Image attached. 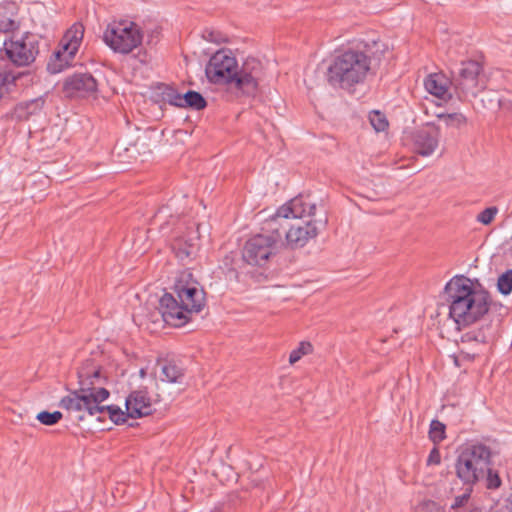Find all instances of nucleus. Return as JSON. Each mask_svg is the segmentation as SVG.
Masks as SVG:
<instances>
[{
    "label": "nucleus",
    "instance_id": "obj_1",
    "mask_svg": "<svg viewBox=\"0 0 512 512\" xmlns=\"http://www.w3.org/2000/svg\"><path fill=\"white\" fill-rule=\"evenodd\" d=\"M262 69L259 59L248 56L239 65L233 52L222 48L210 57L205 75L210 83L226 86L236 97H249L258 91Z\"/></svg>",
    "mask_w": 512,
    "mask_h": 512
},
{
    "label": "nucleus",
    "instance_id": "obj_2",
    "mask_svg": "<svg viewBox=\"0 0 512 512\" xmlns=\"http://www.w3.org/2000/svg\"><path fill=\"white\" fill-rule=\"evenodd\" d=\"M190 271H182L175 279L170 292H164L159 299V313L165 323L181 327L199 313L206 304L205 291Z\"/></svg>",
    "mask_w": 512,
    "mask_h": 512
},
{
    "label": "nucleus",
    "instance_id": "obj_3",
    "mask_svg": "<svg viewBox=\"0 0 512 512\" xmlns=\"http://www.w3.org/2000/svg\"><path fill=\"white\" fill-rule=\"evenodd\" d=\"M379 42H361L356 48L348 49L336 55L327 69V81L333 87L350 90L363 83L370 70L374 47Z\"/></svg>",
    "mask_w": 512,
    "mask_h": 512
},
{
    "label": "nucleus",
    "instance_id": "obj_4",
    "mask_svg": "<svg viewBox=\"0 0 512 512\" xmlns=\"http://www.w3.org/2000/svg\"><path fill=\"white\" fill-rule=\"evenodd\" d=\"M492 451L489 446L475 441L461 447L455 463L457 477L464 486L473 487L483 480L491 465Z\"/></svg>",
    "mask_w": 512,
    "mask_h": 512
},
{
    "label": "nucleus",
    "instance_id": "obj_5",
    "mask_svg": "<svg viewBox=\"0 0 512 512\" xmlns=\"http://www.w3.org/2000/svg\"><path fill=\"white\" fill-rule=\"evenodd\" d=\"M48 51V42L40 35L24 32L22 35H12L3 42L0 50L3 60L16 67H27L36 61L37 57Z\"/></svg>",
    "mask_w": 512,
    "mask_h": 512
},
{
    "label": "nucleus",
    "instance_id": "obj_6",
    "mask_svg": "<svg viewBox=\"0 0 512 512\" xmlns=\"http://www.w3.org/2000/svg\"><path fill=\"white\" fill-rule=\"evenodd\" d=\"M144 38L142 28L128 19H114L103 32V42L115 53L128 55L141 46Z\"/></svg>",
    "mask_w": 512,
    "mask_h": 512
},
{
    "label": "nucleus",
    "instance_id": "obj_7",
    "mask_svg": "<svg viewBox=\"0 0 512 512\" xmlns=\"http://www.w3.org/2000/svg\"><path fill=\"white\" fill-rule=\"evenodd\" d=\"M164 225L174 226L171 249L176 258L184 265L190 263L198 251L199 236L195 231L196 223L170 215L169 220L161 224V230H164Z\"/></svg>",
    "mask_w": 512,
    "mask_h": 512
},
{
    "label": "nucleus",
    "instance_id": "obj_8",
    "mask_svg": "<svg viewBox=\"0 0 512 512\" xmlns=\"http://www.w3.org/2000/svg\"><path fill=\"white\" fill-rule=\"evenodd\" d=\"M269 226L271 234H257L246 241L242 258L249 265L263 267L271 257L277 254L282 245V233L277 227Z\"/></svg>",
    "mask_w": 512,
    "mask_h": 512
},
{
    "label": "nucleus",
    "instance_id": "obj_9",
    "mask_svg": "<svg viewBox=\"0 0 512 512\" xmlns=\"http://www.w3.org/2000/svg\"><path fill=\"white\" fill-rule=\"evenodd\" d=\"M476 284L478 288L475 290L474 295L462 306L460 312L454 313L450 317L457 324L458 328L474 324L487 314L490 309L492 304L490 293L483 288L477 279Z\"/></svg>",
    "mask_w": 512,
    "mask_h": 512
},
{
    "label": "nucleus",
    "instance_id": "obj_10",
    "mask_svg": "<svg viewBox=\"0 0 512 512\" xmlns=\"http://www.w3.org/2000/svg\"><path fill=\"white\" fill-rule=\"evenodd\" d=\"M478 288L476 280H471L464 275H456L451 278L444 287L445 300L449 306V316L460 312L462 306L474 295Z\"/></svg>",
    "mask_w": 512,
    "mask_h": 512
},
{
    "label": "nucleus",
    "instance_id": "obj_11",
    "mask_svg": "<svg viewBox=\"0 0 512 512\" xmlns=\"http://www.w3.org/2000/svg\"><path fill=\"white\" fill-rule=\"evenodd\" d=\"M483 71V66L476 60H467L461 62L456 75L453 76L451 84L457 91L458 97L476 96L483 87L479 84V76Z\"/></svg>",
    "mask_w": 512,
    "mask_h": 512
},
{
    "label": "nucleus",
    "instance_id": "obj_12",
    "mask_svg": "<svg viewBox=\"0 0 512 512\" xmlns=\"http://www.w3.org/2000/svg\"><path fill=\"white\" fill-rule=\"evenodd\" d=\"M63 91L70 98H85L97 92V81L90 73H75L65 79Z\"/></svg>",
    "mask_w": 512,
    "mask_h": 512
},
{
    "label": "nucleus",
    "instance_id": "obj_13",
    "mask_svg": "<svg viewBox=\"0 0 512 512\" xmlns=\"http://www.w3.org/2000/svg\"><path fill=\"white\" fill-rule=\"evenodd\" d=\"M316 205L307 202L302 195L291 199L286 204L278 208L275 215L268 221V225H274L279 219L303 218L304 216H314Z\"/></svg>",
    "mask_w": 512,
    "mask_h": 512
},
{
    "label": "nucleus",
    "instance_id": "obj_14",
    "mask_svg": "<svg viewBox=\"0 0 512 512\" xmlns=\"http://www.w3.org/2000/svg\"><path fill=\"white\" fill-rule=\"evenodd\" d=\"M440 137L439 127L428 123L427 128L419 129L413 134V146L421 156L431 155L438 147Z\"/></svg>",
    "mask_w": 512,
    "mask_h": 512
},
{
    "label": "nucleus",
    "instance_id": "obj_15",
    "mask_svg": "<svg viewBox=\"0 0 512 512\" xmlns=\"http://www.w3.org/2000/svg\"><path fill=\"white\" fill-rule=\"evenodd\" d=\"M77 377L80 387L91 390L103 387L108 382V377L102 374V368L92 358L85 360L78 368Z\"/></svg>",
    "mask_w": 512,
    "mask_h": 512
},
{
    "label": "nucleus",
    "instance_id": "obj_16",
    "mask_svg": "<svg viewBox=\"0 0 512 512\" xmlns=\"http://www.w3.org/2000/svg\"><path fill=\"white\" fill-rule=\"evenodd\" d=\"M316 220H309L304 225H292L286 232L287 244L295 249L304 247L307 242L318 235Z\"/></svg>",
    "mask_w": 512,
    "mask_h": 512
},
{
    "label": "nucleus",
    "instance_id": "obj_17",
    "mask_svg": "<svg viewBox=\"0 0 512 512\" xmlns=\"http://www.w3.org/2000/svg\"><path fill=\"white\" fill-rule=\"evenodd\" d=\"M125 405L127 416L130 418H141L152 413L151 399L145 390L131 392Z\"/></svg>",
    "mask_w": 512,
    "mask_h": 512
},
{
    "label": "nucleus",
    "instance_id": "obj_18",
    "mask_svg": "<svg viewBox=\"0 0 512 512\" xmlns=\"http://www.w3.org/2000/svg\"><path fill=\"white\" fill-rule=\"evenodd\" d=\"M84 36V26L81 23L73 24L61 39L57 51L68 58L74 59Z\"/></svg>",
    "mask_w": 512,
    "mask_h": 512
},
{
    "label": "nucleus",
    "instance_id": "obj_19",
    "mask_svg": "<svg viewBox=\"0 0 512 512\" xmlns=\"http://www.w3.org/2000/svg\"><path fill=\"white\" fill-rule=\"evenodd\" d=\"M90 394H92L91 388H83L79 386L78 389L70 391L67 396H64L60 400L59 407L70 412H88V407L90 406L91 401Z\"/></svg>",
    "mask_w": 512,
    "mask_h": 512
},
{
    "label": "nucleus",
    "instance_id": "obj_20",
    "mask_svg": "<svg viewBox=\"0 0 512 512\" xmlns=\"http://www.w3.org/2000/svg\"><path fill=\"white\" fill-rule=\"evenodd\" d=\"M21 22L18 18V7L15 3L0 4V32L17 35Z\"/></svg>",
    "mask_w": 512,
    "mask_h": 512
},
{
    "label": "nucleus",
    "instance_id": "obj_21",
    "mask_svg": "<svg viewBox=\"0 0 512 512\" xmlns=\"http://www.w3.org/2000/svg\"><path fill=\"white\" fill-rule=\"evenodd\" d=\"M161 365V380L170 383H182L185 377V367L181 361L175 359H165L159 363Z\"/></svg>",
    "mask_w": 512,
    "mask_h": 512
},
{
    "label": "nucleus",
    "instance_id": "obj_22",
    "mask_svg": "<svg viewBox=\"0 0 512 512\" xmlns=\"http://www.w3.org/2000/svg\"><path fill=\"white\" fill-rule=\"evenodd\" d=\"M45 98L43 96L23 101L15 106V116L19 120H28L30 117L39 115L45 105Z\"/></svg>",
    "mask_w": 512,
    "mask_h": 512
},
{
    "label": "nucleus",
    "instance_id": "obj_23",
    "mask_svg": "<svg viewBox=\"0 0 512 512\" xmlns=\"http://www.w3.org/2000/svg\"><path fill=\"white\" fill-rule=\"evenodd\" d=\"M22 76V73L4 71L0 73V101L12 98L16 90V81Z\"/></svg>",
    "mask_w": 512,
    "mask_h": 512
},
{
    "label": "nucleus",
    "instance_id": "obj_24",
    "mask_svg": "<svg viewBox=\"0 0 512 512\" xmlns=\"http://www.w3.org/2000/svg\"><path fill=\"white\" fill-rule=\"evenodd\" d=\"M425 89L432 95L444 99L447 92V81L440 74H430L424 81Z\"/></svg>",
    "mask_w": 512,
    "mask_h": 512
},
{
    "label": "nucleus",
    "instance_id": "obj_25",
    "mask_svg": "<svg viewBox=\"0 0 512 512\" xmlns=\"http://www.w3.org/2000/svg\"><path fill=\"white\" fill-rule=\"evenodd\" d=\"M109 396L110 392L105 387H99L95 390H92V394H90L91 401L90 406L88 407V414L94 416L96 414L107 412V405L103 406L101 403L107 400Z\"/></svg>",
    "mask_w": 512,
    "mask_h": 512
},
{
    "label": "nucleus",
    "instance_id": "obj_26",
    "mask_svg": "<svg viewBox=\"0 0 512 512\" xmlns=\"http://www.w3.org/2000/svg\"><path fill=\"white\" fill-rule=\"evenodd\" d=\"M207 106L206 99L201 93L188 90L186 93L181 95V102L179 108H190L193 110H203Z\"/></svg>",
    "mask_w": 512,
    "mask_h": 512
},
{
    "label": "nucleus",
    "instance_id": "obj_27",
    "mask_svg": "<svg viewBox=\"0 0 512 512\" xmlns=\"http://www.w3.org/2000/svg\"><path fill=\"white\" fill-rule=\"evenodd\" d=\"M72 60V58H68L59 51L55 50L47 62V70L51 74L59 73L66 67L70 66Z\"/></svg>",
    "mask_w": 512,
    "mask_h": 512
},
{
    "label": "nucleus",
    "instance_id": "obj_28",
    "mask_svg": "<svg viewBox=\"0 0 512 512\" xmlns=\"http://www.w3.org/2000/svg\"><path fill=\"white\" fill-rule=\"evenodd\" d=\"M160 93L159 96L161 100L165 103L173 105L175 107H180L181 102V93H179L176 89L169 85L162 84L159 87Z\"/></svg>",
    "mask_w": 512,
    "mask_h": 512
},
{
    "label": "nucleus",
    "instance_id": "obj_29",
    "mask_svg": "<svg viewBox=\"0 0 512 512\" xmlns=\"http://www.w3.org/2000/svg\"><path fill=\"white\" fill-rule=\"evenodd\" d=\"M446 426L439 420H432L429 429V439L434 444H439L446 438Z\"/></svg>",
    "mask_w": 512,
    "mask_h": 512
},
{
    "label": "nucleus",
    "instance_id": "obj_30",
    "mask_svg": "<svg viewBox=\"0 0 512 512\" xmlns=\"http://www.w3.org/2000/svg\"><path fill=\"white\" fill-rule=\"evenodd\" d=\"M437 117L440 120H442L446 124V126L454 127V128H460L461 126L465 125L467 122V118L461 113H450V114L440 113V114H437Z\"/></svg>",
    "mask_w": 512,
    "mask_h": 512
},
{
    "label": "nucleus",
    "instance_id": "obj_31",
    "mask_svg": "<svg viewBox=\"0 0 512 512\" xmlns=\"http://www.w3.org/2000/svg\"><path fill=\"white\" fill-rule=\"evenodd\" d=\"M497 289L502 295H509L512 292V269L502 273L497 281Z\"/></svg>",
    "mask_w": 512,
    "mask_h": 512
},
{
    "label": "nucleus",
    "instance_id": "obj_32",
    "mask_svg": "<svg viewBox=\"0 0 512 512\" xmlns=\"http://www.w3.org/2000/svg\"><path fill=\"white\" fill-rule=\"evenodd\" d=\"M63 417L60 411H41L37 414L36 419L43 425L52 426L57 424Z\"/></svg>",
    "mask_w": 512,
    "mask_h": 512
},
{
    "label": "nucleus",
    "instance_id": "obj_33",
    "mask_svg": "<svg viewBox=\"0 0 512 512\" xmlns=\"http://www.w3.org/2000/svg\"><path fill=\"white\" fill-rule=\"evenodd\" d=\"M106 411L109 415L110 420L116 424L121 425L124 424L129 416H127V412H123L121 408L117 405H107Z\"/></svg>",
    "mask_w": 512,
    "mask_h": 512
},
{
    "label": "nucleus",
    "instance_id": "obj_34",
    "mask_svg": "<svg viewBox=\"0 0 512 512\" xmlns=\"http://www.w3.org/2000/svg\"><path fill=\"white\" fill-rule=\"evenodd\" d=\"M312 344L310 342H301L297 349L293 350L289 355L290 364H294L301 359L302 356L312 352Z\"/></svg>",
    "mask_w": 512,
    "mask_h": 512
},
{
    "label": "nucleus",
    "instance_id": "obj_35",
    "mask_svg": "<svg viewBox=\"0 0 512 512\" xmlns=\"http://www.w3.org/2000/svg\"><path fill=\"white\" fill-rule=\"evenodd\" d=\"M483 480H486V486L488 489H497L501 485V479L499 474L488 465V471L485 473Z\"/></svg>",
    "mask_w": 512,
    "mask_h": 512
},
{
    "label": "nucleus",
    "instance_id": "obj_36",
    "mask_svg": "<svg viewBox=\"0 0 512 512\" xmlns=\"http://www.w3.org/2000/svg\"><path fill=\"white\" fill-rule=\"evenodd\" d=\"M370 123L377 132L385 131V129L388 127V121L378 111H375L370 117Z\"/></svg>",
    "mask_w": 512,
    "mask_h": 512
},
{
    "label": "nucleus",
    "instance_id": "obj_37",
    "mask_svg": "<svg viewBox=\"0 0 512 512\" xmlns=\"http://www.w3.org/2000/svg\"><path fill=\"white\" fill-rule=\"evenodd\" d=\"M473 487L465 486V492L462 495L456 496L451 508L457 511H461L464 508L465 503L468 502Z\"/></svg>",
    "mask_w": 512,
    "mask_h": 512
},
{
    "label": "nucleus",
    "instance_id": "obj_38",
    "mask_svg": "<svg viewBox=\"0 0 512 512\" xmlns=\"http://www.w3.org/2000/svg\"><path fill=\"white\" fill-rule=\"evenodd\" d=\"M498 210L496 207H487L477 215V221L484 225L490 224Z\"/></svg>",
    "mask_w": 512,
    "mask_h": 512
},
{
    "label": "nucleus",
    "instance_id": "obj_39",
    "mask_svg": "<svg viewBox=\"0 0 512 512\" xmlns=\"http://www.w3.org/2000/svg\"><path fill=\"white\" fill-rule=\"evenodd\" d=\"M415 512H445L435 501L426 500L416 507Z\"/></svg>",
    "mask_w": 512,
    "mask_h": 512
},
{
    "label": "nucleus",
    "instance_id": "obj_40",
    "mask_svg": "<svg viewBox=\"0 0 512 512\" xmlns=\"http://www.w3.org/2000/svg\"><path fill=\"white\" fill-rule=\"evenodd\" d=\"M462 341L463 342L475 341V342H479V343H486L487 337L481 330L471 331L462 336Z\"/></svg>",
    "mask_w": 512,
    "mask_h": 512
},
{
    "label": "nucleus",
    "instance_id": "obj_41",
    "mask_svg": "<svg viewBox=\"0 0 512 512\" xmlns=\"http://www.w3.org/2000/svg\"><path fill=\"white\" fill-rule=\"evenodd\" d=\"M203 38L209 42L214 43H222L226 42V39L223 37V35L220 32L213 31V30H205L203 32Z\"/></svg>",
    "mask_w": 512,
    "mask_h": 512
},
{
    "label": "nucleus",
    "instance_id": "obj_42",
    "mask_svg": "<svg viewBox=\"0 0 512 512\" xmlns=\"http://www.w3.org/2000/svg\"><path fill=\"white\" fill-rule=\"evenodd\" d=\"M441 462L440 451L437 447H434L427 458V465H438Z\"/></svg>",
    "mask_w": 512,
    "mask_h": 512
},
{
    "label": "nucleus",
    "instance_id": "obj_43",
    "mask_svg": "<svg viewBox=\"0 0 512 512\" xmlns=\"http://www.w3.org/2000/svg\"><path fill=\"white\" fill-rule=\"evenodd\" d=\"M456 512H482V511H481V509H479V508H477V507H474V508L469 509V510H467V509H463V510H461V511H456Z\"/></svg>",
    "mask_w": 512,
    "mask_h": 512
},
{
    "label": "nucleus",
    "instance_id": "obj_44",
    "mask_svg": "<svg viewBox=\"0 0 512 512\" xmlns=\"http://www.w3.org/2000/svg\"><path fill=\"white\" fill-rule=\"evenodd\" d=\"M165 213V209L162 208L158 211V213L155 215L156 219H159L161 217L162 214Z\"/></svg>",
    "mask_w": 512,
    "mask_h": 512
},
{
    "label": "nucleus",
    "instance_id": "obj_45",
    "mask_svg": "<svg viewBox=\"0 0 512 512\" xmlns=\"http://www.w3.org/2000/svg\"><path fill=\"white\" fill-rule=\"evenodd\" d=\"M84 420V416L83 415H79L78 416V421H83Z\"/></svg>",
    "mask_w": 512,
    "mask_h": 512
},
{
    "label": "nucleus",
    "instance_id": "obj_46",
    "mask_svg": "<svg viewBox=\"0 0 512 512\" xmlns=\"http://www.w3.org/2000/svg\"><path fill=\"white\" fill-rule=\"evenodd\" d=\"M511 512H512V502H511Z\"/></svg>",
    "mask_w": 512,
    "mask_h": 512
}]
</instances>
